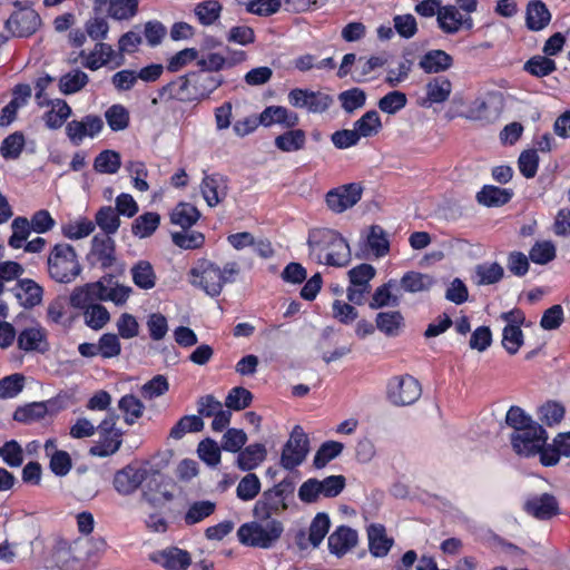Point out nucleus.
I'll list each match as a JSON object with an SVG mask.
<instances>
[{
    "mask_svg": "<svg viewBox=\"0 0 570 570\" xmlns=\"http://www.w3.org/2000/svg\"><path fill=\"white\" fill-rule=\"evenodd\" d=\"M547 440L548 433L540 423L510 434L512 449L518 455L540 454V462L546 466L557 464L561 455H570V432L559 433L552 444L547 445Z\"/></svg>",
    "mask_w": 570,
    "mask_h": 570,
    "instance_id": "f257e3e1",
    "label": "nucleus"
},
{
    "mask_svg": "<svg viewBox=\"0 0 570 570\" xmlns=\"http://www.w3.org/2000/svg\"><path fill=\"white\" fill-rule=\"evenodd\" d=\"M307 245L311 257L320 264L344 266L351 258L345 238L336 230L316 227L309 230Z\"/></svg>",
    "mask_w": 570,
    "mask_h": 570,
    "instance_id": "f03ea898",
    "label": "nucleus"
},
{
    "mask_svg": "<svg viewBox=\"0 0 570 570\" xmlns=\"http://www.w3.org/2000/svg\"><path fill=\"white\" fill-rule=\"evenodd\" d=\"M238 272L236 263H227L220 267L210 261L200 259L190 268L188 282L191 286L215 297L222 293L227 283L234 282Z\"/></svg>",
    "mask_w": 570,
    "mask_h": 570,
    "instance_id": "7ed1b4c3",
    "label": "nucleus"
},
{
    "mask_svg": "<svg viewBox=\"0 0 570 570\" xmlns=\"http://www.w3.org/2000/svg\"><path fill=\"white\" fill-rule=\"evenodd\" d=\"M284 524L277 519H262L243 523L237 530L238 541L246 547L271 549L282 538Z\"/></svg>",
    "mask_w": 570,
    "mask_h": 570,
    "instance_id": "20e7f679",
    "label": "nucleus"
},
{
    "mask_svg": "<svg viewBox=\"0 0 570 570\" xmlns=\"http://www.w3.org/2000/svg\"><path fill=\"white\" fill-rule=\"evenodd\" d=\"M48 273L58 283L73 282L81 273L75 248L66 243L55 245L48 256Z\"/></svg>",
    "mask_w": 570,
    "mask_h": 570,
    "instance_id": "39448f33",
    "label": "nucleus"
},
{
    "mask_svg": "<svg viewBox=\"0 0 570 570\" xmlns=\"http://www.w3.org/2000/svg\"><path fill=\"white\" fill-rule=\"evenodd\" d=\"M118 414L109 412L97 425L98 440L89 449L92 456L107 458L120 449L122 431L117 428Z\"/></svg>",
    "mask_w": 570,
    "mask_h": 570,
    "instance_id": "423d86ee",
    "label": "nucleus"
},
{
    "mask_svg": "<svg viewBox=\"0 0 570 570\" xmlns=\"http://www.w3.org/2000/svg\"><path fill=\"white\" fill-rule=\"evenodd\" d=\"M422 394L420 382L410 374L396 375L389 380L386 396L397 406H406L415 403Z\"/></svg>",
    "mask_w": 570,
    "mask_h": 570,
    "instance_id": "0eeeda50",
    "label": "nucleus"
},
{
    "mask_svg": "<svg viewBox=\"0 0 570 570\" xmlns=\"http://www.w3.org/2000/svg\"><path fill=\"white\" fill-rule=\"evenodd\" d=\"M288 104L309 114L326 112L334 104V98L323 90L294 88L287 95Z\"/></svg>",
    "mask_w": 570,
    "mask_h": 570,
    "instance_id": "6e6552de",
    "label": "nucleus"
},
{
    "mask_svg": "<svg viewBox=\"0 0 570 570\" xmlns=\"http://www.w3.org/2000/svg\"><path fill=\"white\" fill-rule=\"evenodd\" d=\"M308 453V439L304 430L296 425L287 442L285 443L282 455L281 465L285 470H293L301 465Z\"/></svg>",
    "mask_w": 570,
    "mask_h": 570,
    "instance_id": "1a4fd4ad",
    "label": "nucleus"
},
{
    "mask_svg": "<svg viewBox=\"0 0 570 570\" xmlns=\"http://www.w3.org/2000/svg\"><path fill=\"white\" fill-rule=\"evenodd\" d=\"M376 274L370 264H360L348 271L350 285L346 289L347 299L356 305H362L365 295L370 293V282Z\"/></svg>",
    "mask_w": 570,
    "mask_h": 570,
    "instance_id": "9d476101",
    "label": "nucleus"
},
{
    "mask_svg": "<svg viewBox=\"0 0 570 570\" xmlns=\"http://www.w3.org/2000/svg\"><path fill=\"white\" fill-rule=\"evenodd\" d=\"M501 320L505 323L502 330V346L510 354L514 355L523 345V333L520 325L524 321L521 311L514 309L501 314Z\"/></svg>",
    "mask_w": 570,
    "mask_h": 570,
    "instance_id": "9b49d317",
    "label": "nucleus"
},
{
    "mask_svg": "<svg viewBox=\"0 0 570 570\" xmlns=\"http://www.w3.org/2000/svg\"><path fill=\"white\" fill-rule=\"evenodd\" d=\"M148 473L146 466L128 464L115 473L114 488L120 495H130L147 480Z\"/></svg>",
    "mask_w": 570,
    "mask_h": 570,
    "instance_id": "f8f14e48",
    "label": "nucleus"
},
{
    "mask_svg": "<svg viewBox=\"0 0 570 570\" xmlns=\"http://www.w3.org/2000/svg\"><path fill=\"white\" fill-rule=\"evenodd\" d=\"M104 129V121L97 115H87L79 120H71L66 126V135L72 145L79 146L87 138H96Z\"/></svg>",
    "mask_w": 570,
    "mask_h": 570,
    "instance_id": "ddd939ff",
    "label": "nucleus"
},
{
    "mask_svg": "<svg viewBox=\"0 0 570 570\" xmlns=\"http://www.w3.org/2000/svg\"><path fill=\"white\" fill-rule=\"evenodd\" d=\"M361 197V186L357 184H347L328 190L325 195V203L331 212L341 214L353 207Z\"/></svg>",
    "mask_w": 570,
    "mask_h": 570,
    "instance_id": "4468645a",
    "label": "nucleus"
},
{
    "mask_svg": "<svg viewBox=\"0 0 570 570\" xmlns=\"http://www.w3.org/2000/svg\"><path fill=\"white\" fill-rule=\"evenodd\" d=\"M287 509L285 490L282 483L263 493L262 498L256 501L253 513L256 518L273 519L272 515L278 514Z\"/></svg>",
    "mask_w": 570,
    "mask_h": 570,
    "instance_id": "2eb2a0df",
    "label": "nucleus"
},
{
    "mask_svg": "<svg viewBox=\"0 0 570 570\" xmlns=\"http://www.w3.org/2000/svg\"><path fill=\"white\" fill-rule=\"evenodd\" d=\"M438 26L446 35H454L461 29H472V17L463 13L456 6H442L438 14Z\"/></svg>",
    "mask_w": 570,
    "mask_h": 570,
    "instance_id": "dca6fc26",
    "label": "nucleus"
},
{
    "mask_svg": "<svg viewBox=\"0 0 570 570\" xmlns=\"http://www.w3.org/2000/svg\"><path fill=\"white\" fill-rule=\"evenodd\" d=\"M118 56L111 45L102 41L97 42L90 52H86L85 50L80 52L81 65L92 71L109 63L116 65Z\"/></svg>",
    "mask_w": 570,
    "mask_h": 570,
    "instance_id": "f3484780",
    "label": "nucleus"
},
{
    "mask_svg": "<svg viewBox=\"0 0 570 570\" xmlns=\"http://www.w3.org/2000/svg\"><path fill=\"white\" fill-rule=\"evenodd\" d=\"M40 24L41 19L39 14L30 8L14 12L7 21L9 30L17 37H29L33 35Z\"/></svg>",
    "mask_w": 570,
    "mask_h": 570,
    "instance_id": "a211bd4d",
    "label": "nucleus"
},
{
    "mask_svg": "<svg viewBox=\"0 0 570 570\" xmlns=\"http://www.w3.org/2000/svg\"><path fill=\"white\" fill-rule=\"evenodd\" d=\"M32 96V89L28 83H19L12 89V99L6 105L0 115V125L9 126L17 117L18 110L27 106Z\"/></svg>",
    "mask_w": 570,
    "mask_h": 570,
    "instance_id": "6ab92c4d",
    "label": "nucleus"
},
{
    "mask_svg": "<svg viewBox=\"0 0 570 570\" xmlns=\"http://www.w3.org/2000/svg\"><path fill=\"white\" fill-rule=\"evenodd\" d=\"M358 541L357 532L346 525L337 527L328 537V550L341 558L351 551Z\"/></svg>",
    "mask_w": 570,
    "mask_h": 570,
    "instance_id": "aec40b11",
    "label": "nucleus"
},
{
    "mask_svg": "<svg viewBox=\"0 0 570 570\" xmlns=\"http://www.w3.org/2000/svg\"><path fill=\"white\" fill-rule=\"evenodd\" d=\"M227 179L220 174L206 175L200 184L202 195L209 207L217 206L227 195Z\"/></svg>",
    "mask_w": 570,
    "mask_h": 570,
    "instance_id": "412c9836",
    "label": "nucleus"
},
{
    "mask_svg": "<svg viewBox=\"0 0 570 570\" xmlns=\"http://www.w3.org/2000/svg\"><path fill=\"white\" fill-rule=\"evenodd\" d=\"M524 510L537 519L546 520L559 512V504L553 495L543 493L530 497L524 503Z\"/></svg>",
    "mask_w": 570,
    "mask_h": 570,
    "instance_id": "4be33fe9",
    "label": "nucleus"
},
{
    "mask_svg": "<svg viewBox=\"0 0 570 570\" xmlns=\"http://www.w3.org/2000/svg\"><path fill=\"white\" fill-rule=\"evenodd\" d=\"M259 117L261 125L264 127L279 125L284 128H294L299 121L295 112L283 106H268L259 114Z\"/></svg>",
    "mask_w": 570,
    "mask_h": 570,
    "instance_id": "5701e85b",
    "label": "nucleus"
},
{
    "mask_svg": "<svg viewBox=\"0 0 570 570\" xmlns=\"http://www.w3.org/2000/svg\"><path fill=\"white\" fill-rule=\"evenodd\" d=\"M151 560L167 570H186L190 564L189 554L178 548L155 552Z\"/></svg>",
    "mask_w": 570,
    "mask_h": 570,
    "instance_id": "b1692460",
    "label": "nucleus"
},
{
    "mask_svg": "<svg viewBox=\"0 0 570 570\" xmlns=\"http://www.w3.org/2000/svg\"><path fill=\"white\" fill-rule=\"evenodd\" d=\"M18 346L24 352H45L48 348L47 333L40 326L22 330L18 335Z\"/></svg>",
    "mask_w": 570,
    "mask_h": 570,
    "instance_id": "393cba45",
    "label": "nucleus"
},
{
    "mask_svg": "<svg viewBox=\"0 0 570 570\" xmlns=\"http://www.w3.org/2000/svg\"><path fill=\"white\" fill-rule=\"evenodd\" d=\"M367 539L370 552L376 558L385 557L393 546V539L387 537L385 528L379 523L367 527Z\"/></svg>",
    "mask_w": 570,
    "mask_h": 570,
    "instance_id": "a878e982",
    "label": "nucleus"
},
{
    "mask_svg": "<svg viewBox=\"0 0 570 570\" xmlns=\"http://www.w3.org/2000/svg\"><path fill=\"white\" fill-rule=\"evenodd\" d=\"M13 291L20 305L26 308L33 307L42 301V287L32 279L24 278L19 281Z\"/></svg>",
    "mask_w": 570,
    "mask_h": 570,
    "instance_id": "bb28decb",
    "label": "nucleus"
},
{
    "mask_svg": "<svg viewBox=\"0 0 570 570\" xmlns=\"http://www.w3.org/2000/svg\"><path fill=\"white\" fill-rule=\"evenodd\" d=\"M91 256L102 268L115 262V242L110 236L96 235L92 238Z\"/></svg>",
    "mask_w": 570,
    "mask_h": 570,
    "instance_id": "cd10ccee",
    "label": "nucleus"
},
{
    "mask_svg": "<svg viewBox=\"0 0 570 570\" xmlns=\"http://www.w3.org/2000/svg\"><path fill=\"white\" fill-rule=\"evenodd\" d=\"M98 283H101V287L99 289V301H109L117 306H122L127 303L130 295L132 294V288L130 286L120 284L118 282H112L111 279H100Z\"/></svg>",
    "mask_w": 570,
    "mask_h": 570,
    "instance_id": "c85d7f7f",
    "label": "nucleus"
},
{
    "mask_svg": "<svg viewBox=\"0 0 570 570\" xmlns=\"http://www.w3.org/2000/svg\"><path fill=\"white\" fill-rule=\"evenodd\" d=\"M132 283L140 289H153L157 284V275L149 261L139 259L130 267Z\"/></svg>",
    "mask_w": 570,
    "mask_h": 570,
    "instance_id": "c756f323",
    "label": "nucleus"
},
{
    "mask_svg": "<svg viewBox=\"0 0 570 570\" xmlns=\"http://www.w3.org/2000/svg\"><path fill=\"white\" fill-rule=\"evenodd\" d=\"M551 20V13L540 0L529 1L525 10V24L532 31L544 29Z\"/></svg>",
    "mask_w": 570,
    "mask_h": 570,
    "instance_id": "7c9ffc66",
    "label": "nucleus"
},
{
    "mask_svg": "<svg viewBox=\"0 0 570 570\" xmlns=\"http://www.w3.org/2000/svg\"><path fill=\"white\" fill-rule=\"evenodd\" d=\"M101 283H87L82 286L73 288L70 295V305L78 309H83L96 304L99 301V289Z\"/></svg>",
    "mask_w": 570,
    "mask_h": 570,
    "instance_id": "2f4dec72",
    "label": "nucleus"
},
{
    "mask_svg": "<svg viewBox=\"0 0 570 570\" xmlns=\"http://www.w3.org/2000/svg\"><path fill=\"white\" fill-rule=\"evenodd\" d=\"M453 65V58L443 50L428 51L419 62L421 69L426 73H439L450 69Z\"/></svg>",
    "mask_w": 570,
    "mask_h": 570,
    "instance_id": "473e14b6",
    "label": "nucleus"
},
{
    "mask_svg": "<svg viewBox=\"0 0 570 570\" xmlns=\"http://www.w3.org/2000/svg\"><path fill=\"white\" fill-rule=\"evenodd\" d=\"M513 193L511 189L500 188L493 185H485L478 194L479 204L487 207L503 206L510 202Z\"/></svg>",
    "mask_w": 570,
    "mask_h": 570,
    "instance_id": "72a5a7b5",
    "label": "nucleus"
},
{
    "mask_svg": "<svg viewBox=\"0 0 570 570\" xmlns=\"http://www.w3.org/2000/svg\"><path fill=\"white\" fill-rule=\"evenodd\" d=\"M265 458L266 449L263 444H250L238 453L237 466L243 471H250L257 468Z\"/></svg>",
    "mask_w": 570,
    "mask_h": 570,
    "instance_id": "f704fd0d",
    "label": "nucleus"
},
{
    "mask_svg": "<svg viewBox=\"0 0 570 570\" xmlns=\"http://www.w3.org/2000/svg\"><path fill=\"white\" fill-rule=\"evenodd\" d=\"M396 287V281L391 279L387 283L379 286L370 302V307L372 309H379L386 306H397L400 302L399 295L394 293V288Z\"/></svg>",
    "mask_w": 570,
    "mask_h": 570,
    "instance_id": "c9c22d12",
    "label": "nucleus"
},
{
    "mask_svg": "<svg viewBox=\"0 0 570 570\" xmlns=\"http://www.w3.org/2000/svg\"><path fill=\"white\" fill-rule=\"evenodd\" d=\"M205 423L198 415H184L170 429L169 439L175 441L181 440L188 433L203 431Z\"/></svg>",
    "mask_w": 570,
    "mask_h": 570,
    "instance_id": "e433bc0d",
    "label": "nucleus"
},
{
    "mask_svg": "<svg viewBox=\"0 0 570 570\" xmlns=\"http://www.w3.org/2000/svg\"><path fill=\"white\" fill-rule=\"evenodd\" d=\"M95 230V223L86 217H77L61 226L62 235L71 240H78L89 236Z\"/></svg>",
    "mask_w": 570,
    "mask_h": 570,
    "instance_id": "4c0bfd02",
    "label": "nucleus"
},
{
    "mask_svg": "<svg viewBox=\"0 0 570 570\" xmlns=\"http://www.w3.org/2000/svg\"><path fill=\"white\" fill-rule=\"evenodd\" d=\"M567 409L557 401H547L538 409V419L549 428L557 426L564 419Z\"/></svg>",
    "mask_w": 570,
    "mask_h": 570,
    "instance_id": "58836bf2",
    "label": "nucleus"
},
{
    "mask_svg": "<svg viewBox=\"0 0 570 570\" xmlns=\"http://www.w3.org/2000/svg\"><path fill=\"white\" fill-rule=\"evenodd\" d=\"M425 90L430 104H442L449 99L452 83L445 77H435L426 83Z\"/></svg>",
    "mask_w": 570,
    "mask_h": 570,
    "instance_id": "ea45409f",
    "label": "nucleus"
},
{
    "mask_svg": "<svg viewBox=\"0 0 570 570\" xmlns=\"http://www.w3.org/2000/svg\"><path fill=\"white\" fill-rule=\"evenodd\" d=\"M118 409L124 414L125 423L132 425L142 416L145 405L137 396L126 394L118 401Z\"/></svg>",
    "mask_w": 570,
    "mask_h": 570,
    "instance_id": "a19ab883",
    "label": "nucleus"
},
{
    "mask_svg": "<svg viewBox=\"0 0 570 570\" xmlns=\"http://www.w3.org/2000/svg\"><path fill=\"white\" fill-rule=\"evenodd\" d=\"M70 115V106L62 99H56L51 101L50 109L45 114L43 120L48 128L58 129L65 124Z\"/></svg>",
    "mask_w": 570,
    "mask_h": 570,
    "instance_id": "79ce46f5",
    "label": "nucleus"
},
{
    "mask_svg": "<svg viewBox=\"0 0 570 570\" xmlns=\"http://www.w3.org/2000/svg\"><path fill=\"white\" fill-rule=\"evenodd\" d=\"M354 129L360 138H368L377 135L382 129L380 115L376 110L366 111L354 122Z\"/></svg>",
    "mask_w": 570,
    "mask_h": 570,
    "instance_id": "37998d69",
    "label": "nucleus"
},
{
    "mask_svg": "<svg viewBox=\"0 0 570 570\" xmlns=\"http://www.w3.org/2000/svg\"><path fill=\"white\" fill-rule=\"evenodd\" d=\"M434 284L432 276L419 272H407L400 281L401 287L407 293L429 291Z\"/></svg>",
    "mask_w": 570,
    "mask_h": 570,
    "instance_id": "c03bdc74",
    "label": "nucleus"
},
{
    "mask_svg": "<svg viewBox=\"0 0 570 570\" xmlns=\"http://www.w3.org/2000/svg\"><path fill=\"white\" fill-rule=\"evenodd\" d=\"M305 131L302 129L288 130L275 138V146L284 153H294L304 148Z\"/></svg>",
    "mask_w": 570,
    "mask_h": 570,
    "instance_id": "a18cd8bd",
    "label": "nucleus"
},
{
    "mask_svg": "<svg viewBox=\"0 0 570 570\" xmlns=\"http://www.w3.org/2000/svg\"><path fill=\"white\" fill-rule=\"evenodd\" d=\"M159 224L160 216L157 213H144L134 220L131 232L136 237L146 238L156 232Z\"/></svg>",
    "mask_w": 570,
    "mask_h": 570,
    "instance_id": "49530a36",
    "label": "nucleus"
},
{
    "mask_svg": "<svg viewBox=\"0 0 570 570\" xmlns=\"http://www.w3.org/2000/svg\"><path fill=\"white\" fill-rule=\"evenodd\" d=\"M199 218L198 209L187 203L178 204L170 214L173 224L186 229L191 227Z\"/></svg>",
    "mask_w": 570,
    "mask_h": 570,
    "instance_id": "de8ad7c7",
    "label": "nucleus"
},
{
    "mask_svg": "<svg viewBox=\"0 0 570 570\" xmlns=\"http://www.w3.org/2000/svg\"><path fill=\"white\" fill-rule=\"evenodd\" d=\"M89 81L88 75L79 69L71 70L59 79V89L63 95L80 91Z\"/></svg>",
    "mask_w": 570,
    "mask_h": 570,
    "instance_id": "09e8293b",
    "label": "nucleus"
},
{
    "mask_svg": "<svg viewBox=\"0 0 570 570\" xmlns=\"http://www.w3.org/2000/svg\"><path fill=\"white\" fill-rule=\"evenodd\" d=\"M137 12L138 0H109L108 14L115 20H131Z\"/></svg>",
    "mask_w": 570,
    "mask_h": 570,
    "instance_id": "8fccbe9b",
    "label": "nucleus"
},
{
    "mask_svg": "<svg viewBox=\"0 0 570 570\" xmlns=\"http://www.w3.org/2000/svg\"><path fill=\"white\" fill-rule=\"evenodd\" d=\"M503 267L498 263H483L475 267L474 282L478 285H491L503 277Z\"/></svg>",
    "mask_w": 570,
    "mask_h": 570,
    "instance_id": "3c124183",
    "label": "nucleus"
},
{
    "mask_svg": "<svg viewBox=\"0 0 570 570\" xmlns=\"http://www.w3.org/2000/svg\"><path fill=\"white\" fill-rule=\"evenodd\" d=\"M376 327L387 336H396L403 325L400 312H381L376 315Z\"/></svg>",
    "mask_w": 570,
    "mask_h": 570,
    "instance_id": "603ef678",
    "label": "nucleus"
},
{
    "mask_svg": "<svg viewBox=\"0 0 570 570\" xmlns=\"http://www.w3.org/2000/svg\"><path fill=\"white\" fill-rule=\"evenodd\" d=\"M95 220L106 236L116 234L120 226L119 215L111 206L101 207L97 212Z\"/></svg>",
    "mask_w": 570,
    "mask_h": 570,
    "instance_id": "864d4df0",
    "label": "nucleus"
},
{
    "mask_svg": "<svg viewBox=\"0 0 570 570\" xmlns=\"http://www.w3.org/2000/svg\"><path fill=\"white\" fill-rule=\"evenodd\" d=\"M48 413L47 403L35 402L18 407L14 411L13 419L21 423H32L42 420Z\"/></svg>",
    "mask_w": 570,
    "mask_h": 570,
    "instance_id": "5fc2aeb1",
    "label": "nucleus"
},
{
    "mask_svg": "<svg viewBox=\"0 0 570 570\" xmlns=\"http://www.w3.org/2000/svg\"><path fill=\"white\" fill-rule=\"evenodd\" d=\"M85 324L91 330H101L109 321L110 314L101 304H94L83 311Z\"/></svg>",
    "mask_w": 570,
    "mask_h": 570,
    "instance_id": "6e6d98bb",
    "label": "nucleus"
},
{
    "mask_svg": "<svg viewBox=\"0 0 570 570\" xmlns=\"http://www.w3.org/2000/svg\"><path fill=\"white\" fill-rule=\"evenodd\" d=\"M331 521L326 513L320 512L312 520L308 528L311 546L318 547L330 530Z\"/></svg>",
    "mask_w": 570,
    "mask_h": 570,
    "instance_id": "4d7b16f0",
    "label": "nucleus"
},
{
    "mask_svg": "<svg viewBox=\"0 0 570 570\" xmlns=\"http://www.w3.org/2000/svg\"><path fill=\"white\" fill-rule=\"evenodd\" d=\"M216 504L213 501L204 500L191 503L185 513L186 524H196L214 513Z\"/></svg>",
    "mask_w": 570,
    "mask_h": 570,
    "instance_id": "13d9d810",
    "label": "nucleus"
},
{
    "mask_svg": "<svg viewBox=\"0 0 570 570\" xmlns=\"http://www.w3.org/2000/svg\"><path fill=\"white\" fill-rule=\"evenodd\" d=\"M505 423L512 429V432H521L538 422L532 419L523 409L511 406L505 415Z\"/></svg>",
    "mask_w": 570,
    "mask_h": 570,
    "instance_id": "bf43d9fd",
    "label": "nucleus"
},
{
    "mask_svg": "<svg viewBox=\"0 0 570 570\" xmlns=\"http://www.w3.org/2000/svg\"><path fill=\"white\" fill-rule=\"evenodd\" d=\"M121 166L119 153L115 150H104L96 158L94 167L101 174H116Z\"/></svg>",
    "mask_w": 570,
    "mask_h": 570,
    "instance_id": "052dcab7",
    "label": "nucleus"
},
{
    "mask_svg": "<svg viewBox=\"0 0 570 570\" xmlns=\"http://www.w3.org/2000/svg\"><path fill=\"white\" fill-rule=\"evenodd\" d=\"M142 38L139 31L130 30L125 32L118 40V61L116 66L119 67L124 63V56L126 53H134L137 51L138 47L141 45Z\"/></svg>",
    "mask_w": 570,
    "mask_h": 570,
    "instance_id": "680f3d73",
    "label": "nucleus"
},
{
    "mask_svg": "<svg viewBox=\"0 0 570 570\" xmlns=\"http://www.w3.org/2000/svg\"><path fill=\"white\" fill-rule=\"evenodd\" d=\"M105 118L114 131L125 130L129 126V111L119 104L110 106L105 112Z\"/></svg>",
    "mask_w": 570,
    "mask_h": 570,
    "instance_id": "e2e57ef3",
    "label": "nucleus"
},
{
    "mask_svg": "<svg viewBox=\"0 0 570 570\" xmlns=\"http://www.w3.org/2000/svg\"><path fill=\"white\" fill-rule=\"evenodd\" d=\"M338 100L343 110L347 114H352L355 110L364 107L366 102V94L361 88H352L345 91H342L338 95Z\"/></svg>",
    "mask_w": 570,
    "mask_h": 570,
    "instance_id": "0e129e2a",
    "label": "nucleus"
},
{
    "mask_svg": "<svg viewBox=\"0 0 570 570\" xmlns=\"http://www.w3.org/2000/svg\"><path fill=\"white\" fill-rule=\"evenodd\" d=\"M344 449V445L337 441L324 442L317 450L313 464L317 469L324 468L330 461L337 458Z\"/></svg>",
    "mask_w": 570,
    "mask_h": 570,
    "instance_id": "69168bd1",
    "label": "nucleus"
},
{
    "mask_svg": "<svg viewBox=\"0 0 570 570\" xmlns=\"http://www.w3.org/2000/svg\"><path fill=\"white\" fill-rule=\"evenodd\" d=\"M222 4L216 0L203 1L195 7V14L204 26L213 24L220 17Z\"/></svg>",
    "mask_w": 570,
    "mask_h": 570,
    "instance_id": "338daca9",
    "label": "nucleus"
},
{
    "mask_svg": "<svg viewBox=\"0 0 570 570\" xmlns=\"http://www.w3.org/2000/svg\"><path fill=\"white\" fill-rule=\"evenodd\" d=\"M367 246L376 256L382 257L389 253L390 243L385 232L380 226H373L367 236Z\"/></svg>",
    "mask_w": 570,
    "mask_h": 570,
    "instance_id": "774afa93",
    "label": "nucleus"
}]
</instances>
